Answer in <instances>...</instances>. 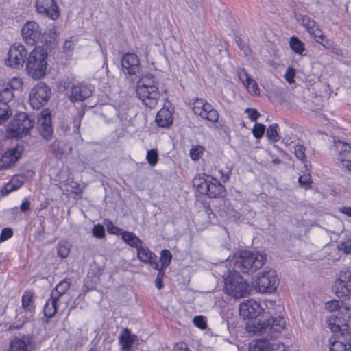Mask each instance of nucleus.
I'll list each match as a JSON object with an SVG mask.
<instances>
[{"instance_id": "obj_57", "label": "nucleus", "mask_w": 351, "mask_h": 351, "mask_svg": "<svg viewBox=\"0 0 351 351\" xmlns=\"http://www.w3.org/2000/svg\"><path fill=\"white\" fill-rule=\"evenodd\" d=\"M339 247L340 250H343L347 254L350 253L351 239L346 242H341L339 245Z\"/></svg>"}, {"instance_id": "obj_23", "label": "nucleus", "mask_w": 351, "mask_h": 351, "mask_svg": "<svg viewBox=\"0 0 351 351\" xmlns=\"http://www.w3.org/2000/svg\"><path fill=\"white\" fill-rule=\"evenodd\" d=\"M20 155L18 147L6 151L0 159V169L10 167L18 160Z\"/></svg>"}, {"instance_id": "obj_25", "label": "nucleus", "mask_w": 351, "mask_h": 351, "mask_svg": "<svg viewBox=\"0 0 351 351\" xmlns=\"http://www.w3.org/2000/svg\"><path fill=\"white\" fill-rule=\"evenodd\" d=\"M325 307L327 310L335 312V314L342 313L345 317L348 315V312H351V307L348 304L337 300L327 302Z\"/></svg>"}, {"instance_id": "obj_13", "label": "nucleus", "mask_w": 351, "mask_h": 351, "mask_svg": "<svg viewBox=\"0 0 351 351\" xmlns=\"http://www.w3.org/2000/svg\"><path fill=\"white\" fill-rule=\"evenodd\" d=\"M21 34L26 44L34 45L42 38V32L39 25L34 21H28L23 27Z\"/></svg>"}, {"instance_id": "obj_56", "label": "nucleus", "mask_w": 351, "mask_h": 351, "mask_svg": "<svg viewBox=\"0 0 351 351\" xmlns=\"http://www.w3.org/2000/svg\"><path fill=\"white\" fill-rule=\"evenodd\" d=\"M295 77V71L293 69L289 67L285 74V78L289 83L293 82V78Z\"/></svg>"}, {"instance_id": "obj_49", "label": "nucleus", "mask_w": 351, "mask_h": 351, "mask_svg": "<svg viewBox=\"0 0 351 351\" xmlns=\"http://www.w3.org/2000/svg\"><path fill=\"white\" fill-rule=\"evenodd\" d=\"M313 37V38L315 40L316 42H319L322 38H323V36H324L323 34H322V32L320 29H319L318 27H314L313 29H311V30H309L308 32Z\"/></svg>"}, {"instance_id": "obj_1", "label": "nucleus", "mask_w": 351, "mask_h": 351, "mask_svg": "<svg viewBox=\"0 0 351 351\" xmlns=\"http://www.w3.org/2000/svg\"><path fill=\"white\" fill-rule=\"evenodd\" d=\"M285 327L284 317L278 316L271 317L265 321L250 320L246 324V330L249 333L261 335L265 337L254 341L250 347V351H277L280 343H271L280 335Z\"/></svg>"}, {"instance_id": "obj_39", "label": "nucleus", "mask_w": 351, "mask_h": 351, "mask_svg": "<svg viewBox=\"0 0 351 351\" xmlns=\"http://www.w3.org/2000/svg\"><path fill=\"white\" fill-rule=\"evenodd\" d=\"M69 253L70 248L66 243L62 242L58 244L57 249V254L58 256H60L62 258H64L68 256Z\"/></svg>"}, {"instance_id": "obj_32", "label": "nucleus", "mask_w": 351, "mask_h": 351, "mask_svg": "<svg viewBox=\"0 0 351 351\" xmlns=\"http://www.w3.org/2000/svg\"><path fill=\"white\" fill-rule=\"evenodd\" d=\"M29 339L27 337H15L10 343L8 351H27Z\"/></svg>"}, {"instance_id": "obj_44", "label": "nucleus", "mask_w": 351, "mask_h": 351, "mask_svg": "<svg viewBox=\"0 0 351 351\" xmlns=\"http://www.w3.org/2000/svg\"><path fill=\"white\" fill-rule=\"evenodd\" d=\"M93 235L98 239L104 238L105 236V229L102 225H95L92 229Z\"/></svg>"}, {"instance_id": "obj_9", "label": "nucleus", "mask_w": 351, "mask_h": 351, "mask_svg": "<svg viewBox=\"0 0 351 351\" xmlns=\"http://www.w3.org/2000/svg\"><path fill=\"white\" fill-rule=\"evenodd\" d=\"M333 291L338 298H344L351 293V268L341 271L333 286Z\"/></svg>"}, {"instance_id": "obj_42", "label": "nucleus", "mask_w": 351, "mask_h": 351, "mask_svg": "<svg viewBox=\"0 0 351 351\" xmlns=\"http://www.w3.org/2000/svg\"><path fill=\"white\" fill-rule=\"evenodd\" d=\"M305 147L302 145L298 144L295 146L294 153L298 159L304 161L306 160Z\"/></svg>"}, {"instance_id": "obj_34", "label": "nucleus", "mask_w": 351, "mask_h": 351, "mask_svg": "<svg viewBox=\"0 0 351 351\" xmlns=\"http://www.w3.org/2000/svg\"><path fill=\"white\" fill-rule=\"evenodd\" d=\"M56 29L54 27L47 29L42 36V38H44L45 43L51 48L56 45Z\"/></svg>"}, {"instance_id": "obj_19", "label": "nucleus", "mask_w": 351, "mask_h": 351, "mask_svg": "<svg viewBox=\"0 0 351 351\" xmlns=\"http://www.w3.org/2000/svg\"><path fill=\"white\" fill-rule=\"evenodd\" d=\"M38 130L43 138L49 140L53 134L50 113L47 110L41 112L38 119Z\"/></svg>"}, {"instance_id": "obj_4", "label": "nucleus", "mask_w": 351, "mask_h": 351, "mask_svg": "<svg viewBox=\"0 0 351 351\" xmlns=\"http://www.w3.org/2000/svg\"><path fill=\"white\" fill-rule=\"evenodd\" d=\"M47 53L43 48L37 47L32 50L26 63L28 74L34 79L38 80L46 74Z\"/></svg>"}, {"instance_id": "obj_50", "label": "nucleus", "mask_w": 351, "mask_h": 351, "mask_svg": "<svg viewBox=\"0 0 351 351\" xmlns=\"http://www.w3.org/2000/svg\"><path fill=\"white\" fill-rule=\"evenodd\" d=\"M50 150L56 157L62 156L64 153V149L56 142L51 145Z\"/></svg>"}, {"instance_id": "obj_54", "label": "nucleus", "mask_w": 351, "mask_h": 351, "mask_svg": "<svg viewBox=\"0 0 351 351\" xmlns=\"http://www.w3.org/2000/svg\"><path fill=\"white\" fill-rule=\"evenodd\" d=\"M245 113H247L249 119L252 121H256L260 116L259 112L254 108H247Z\"/></svg>"}, {"instance_id": "obj_15", "label": "nucleus", "mask_w": 351, "mask_h": 351, "mask_svg": "<svg viewBox=\"0 0 351 351\" xmlns=\"http://www.w3.org/2000/svg\"><path fill=\"white\" fill-rule=\"evenodd\" d=\"M330 351H351L350 334L338 333L329 339Z\"/></svg>"}, {"instance_id": "obj_6", "label": "nucleus", "mask_w": 351, "mask_h": 351, "mask_svg": "<svg viewBox=\"0 0 351 351\" xmlns=\"http://www.w3.org/2000/svg\"><path fill=\"white\" fill-rule=\"evenodd\" d=\"M193 186L197 187L200 193L210 198L219 197L225 191L224 186L217 179L208 176L206 178H195L193 180Z\"/></svg>"}, {"instance_id": "obj_16", "label": "nucleus", "mask_w": 351, "mask_h": 351, "mask_svg": "<svg viewBox=\"0 0 351 351\" xmlns=\"http://www.w3.org/2000/svg\"><path fill=\"white\" fill-rule=\"evenodd\" d=\"M93 87L90 84L78 83L71 86L69 99L72 102L82 101L92 95Z\"/></svg>"}, {"instance_id": "obj_52", "label": "nucleus", "mask_w": 351, "mask_h": 351, "mask_svg": "<svg viewBox=\"0 0 351 351\" xmlns=\"http://www.w3.org/2000/svg\"><path fill=\"white\" fill-rule=\"evenodd\" d=\"M13 234L12 230L10 228H5L2 230L0 235V241H4L10 239Z\"/></svg>"}, {"instance_id": "obj_3", "label": "nucleus", "mask_w": 351, "mask_h": 351, "mask_svg": "<svg viewBox=\"0 0 351 351\" xmlns=\"http://www.w3.org/2000/svg\"><path fill=\"white\" fill-rule=\"evenodd\" d=\"M224 280V291L228 295L234 299H240L249 295L251 290L250 285L238 271H230Z\"/></svg>"}, {"instance_id": "obj_31", "label": "nucleus", "mask_w": 351, "mask_h": 351, "mask_svg": "<svg viewBox=\"0 0 351 351\" xmlns=\"http://www.w3.org/2000/svg\"><path fill=\"white\" fill-rule=\"evenodd\" d=\"M122 239L130 246L136 248V250L142 245V241L136 237L134 233L123 231L121 232Z\"/></svg>"}, {"instance_id": "obj_64", "label": "nucleus", "mask_w": 351, "mask_h": 351, "mask_svg": "<svg viewBox=\"0 0 351 351\" xmlns=\"http://www.w3.org/2000/svg\"><path fill=\"white\" fill-rule=\"evenodd\" d=\"M333 53L341 55L342 51L334 43L331 48L329 49Z\"/></svg>"}, {"instance_id": "obj_47", "label": "nucleus", "mask_w": 351, "mask_h": 351, "mask_svg": "<svg viewBox=\"0 0 351 351\" xmlns=\"http://www.w3.org/2000/svg\"><path fill=\"white\" fill-rule=\"evenodd\" d=\"M245 86L247 88L248 91L252 95H256L258 92V87L257 83L252 78L247 82Z\"/></svg>"}, {"instance_id": "obj_62", "label": "nucleus", "mask_w": 351, "mask_h": 351, "mask_svg": "<svg viewBox=\"0 0 351 351\" xmlns=\"http://www.w3.org/2000/svg\"><path fill=\"white\" fill-rule=\"evenodd\" d=\"M20 210L23 213L29 211L30 210V202L27 199L23 201L20 206Z\"/></svg>"}, {"instance_id": "obj_48", "label": "nucleus", "mask_w": 351, "mask_h": 351, "mask_svg": "<svg viewBox=\"0 0 351 351\" xmlns=\"http://www.w3.org/2000/svg\"><path fill=\"white\" fill-rule=\"evenodd\" d=\"M302 23L308 32L315 27V22L308 16H304L302 18Z\"/></svg>"}, {"instance_id": "obj_33", "label": "nucleus", "mask_w": 351, "mask_h": 351, "mask_svg": "<svg viewBox=\"0 0 351 351\" xmlns=\"http://www.w3.org/2000/svg\"><path fill=\"white\" fill-rule=\"evenodd\" d=\"M8 85L0 80V103H8L14 98V93L8 89Z\"/></svg>"}, {"instance_id": "obj_8", "label": "nucleus", "mask_w": 351, "mask_h": 351, "mask_svg": "<svg viewBox=\"0 0 351 351\" xmlns=\"http://www.w3.org/2000/svg\"><path fill=\"white\" fill-rule=\"evenodd\" d=\"M51 96L50 88L44 83L39 82L29 93V104L34 109H39L44 106Z\"/></svg>"}, {"instance_id": "obj_55", "label": "nucleus", "mask_w": 351, "mask_h": 351, "mask_svg": "<svg viewBox=\"0 0 351 351\" xmlns=\"http://www.w3.org/2000/svg\"><path fill=\"white\" fill-rule=\"evenodd\" d=\"M311 176L309 174H304L298 178V182L300 186L307 187L310 184Z\"/></svg>"}, {"instance_id": "obj_24", "label": "nucleus", "mask_w": 351, "mask_h": 351, "mask_svg": "<svg viewBox=\"0 0 351 351\" xmlns=\"http://www.w3.org/2000/svg\"><path fill=\"white\" fill-rule=\"evenodd\" d=\"M137 337L132 335L128 328H124L119 336V342L121 344V351H131Z\"/></svg>"}, {"instance_id": "obj_28", "label": "nucleus", "mask_w": 351, "mask_h": 351, "mask_svg": "<svg viewBox=\"0 0 351 351\" xmlns=\"http://www.w3.org/2000/svg\"><path fill=\"white\" fill-rule=\"evenodd\" d=\"M22 309L32 315L35 311V303L34 293L32 291H26L23 293L21 298Z\"/></svg>"}, {"instance_id": "obj_2", "label": "nucleus", "mask_w": 351, "mask_h": 351, "mask_svg": "<svg viewBox=\"0 0 351 351\" xmlns=\"http://www.w3.org/2000/svg\"><path fill=\"white\" fill-rule=\"evenodd\" d=\"M265 255L256 251L242 250L234 257V269L249 274L256 271L264 265Z\"/></svg>"}, {"instance_id": "obj_40", "label": "nucleus", "mask_w": 351, "mask_h": 351, "mask_svg": "<svg viewBox=\"0 0 351 351\" xmlns=\"http://www.w3.org/2000/svg\"><path fill=\"white\" fill-rule=\"evenodd\" d=\"M6 85H8V89L10 90L12 93L14 90H19L23 86V82L21 78L19 77H13L10 80L8 83H5Z\"/></svg>"}, {"instance_id": "obj_30", "label": "nucleus", "mask_w": 351, "mask_h": 351, "mask_svg": "<svg viewBox=\"0 0 351 351\" xmlns=\"http://www.w3.org/2000/svg\"><path fill=\"white\" fill-rule=\"evenodd\" d=\"M156 122L160 127L169 126L173 122L171 112L168 108L160 109L156 114Z\"/></svg>"}, {"instance_id": "obj_51", "label": "nucleus", "mask_w": 351, "mask_h": 351, "mask_svg": "<svg viewBox=\"0 0 351 351\" xmlns=\"http://www.w3.org/2000/svg\"><path fill=\"white\" fill-rule=\"evenodd\" d=\"M193 323L201 329H204L207 326L206 322L203 316H195L193 318Z\"/></svg>"}, {"instance_id": "obj_27", "label": "nucleus", "mask_w": 351, "mask_h": 351, "mask_svg": "<svg viewBox=\"0 0 351 351\" xmlns=\"http://www.w3.org/2000/svg\"><path fill=\"white\" fill-rule=\"evenodd\" d=\"M145 88L155 90L158 88V83L152 75L142 76L137 82L136 89H139L140 94L145 93Z\"/></svg>"}, {"instance_id": "obj_12", "label": "nucleus", "mask_w": 351, "mask_h": 351, "mask_svg": "<svg viewBox=\"0 0 351 351\" xmlns=\"http://www.w3.org/2000/svg\"><path fill=\"white\" fill-rule=\"evenodd\" d=\"M333 149L336 159L351 171V145L340 140H334Z\"/></svg>"}, {"instance_id": "obj_10", "label": "nucleus", "mask_w": 351, "mask_h": 351, "mask_svg": "<svg viewBox=\"0 0 351 351\" xmlns=\"http://www.w3.org/2000/svg\"><path fill=\"white\" fill-rule=\"evenodd\" d=\"M193 112L202 119L211 122H217L219 119V113L211 104L204 99H196L192 104Z\"/></svg>"}, {"instance_id": "obj_59", "label": "nucleus", "mask_w": 351, "mask_h": 351, "mask_svg": "<svg viewBox=\"0 0 351 351\" xmlns=\"http://www.w3.org/2000/svg\"><path fill=\"white\" fill-rule=\"evenodd\" d=\"M239 77L243 84L245 85L247 82H249L252 78L250 75L245 72V70H241L238 73Z\"/></svg>"}, {"instance_id": "obj_26", "label": "nucleus", "mask_w": 351, "mask_h": 351, "mask_svg": "<svg viewBox=\"0 0 351 351\" xmlns=\"http://www.w3.org/2000/svg\"><path fill=\"white\" fill-rule=\"evenodd\" d=\"M60 308H65L64 307V302L51 295L44 306V315L45 317L51 318L58 312Z\"/></svg>"}, {"instance_id": "obj_38", "label": "nucleus", "mask_w": 351, "mask_h": 351, "mask_svg": "<svg viewBox=\"0 0 351 351\" xmlns=\"http://www.w3.org/2000/svg\"><path fill=\"white\" fill-rule=\"evenodd\" d=\"M171 252L168 250H162L160 252V267L167 268L171 263Z\"/></svg>"}, {"instance_id": "obj_63", "label": "nucleus", "mask_w": 351, "mask_h": 351, "mask_svg": "<svg viewBox=\"0 0 351 351\" xmlns=\"http://www.w3.org/2000/svg\"><path fill=\"white\" fill-rule=\"evenodd\" d=\"M339 210L348 217H351V207H341Z\"/></svg>"}, {"instance_id": "obj_46", "label": "nucleus", "mask_w": 351, "mask_h": 351, "mask_svg": "<svg viewBox=\"0 0 351 351\" xmlns=\"http://www.w3.org/2000/svg\"><path fill=\"white\" fill-rule=\"evenodd\" d=\"M204 148L202 146L193 147L190 151V155L193 160H197L203 153Z\"/></svg>"}, {"instance_id": "obj_18", "label": "nucleus", "mask_w": 351, "mask_h": 351, "mask_svg": "<svg viewBox=\"0 0 351 351\" xmlns=\"http://www.w3.org/2000/svg\"><path fill=\"white\" fill-rule=\"evenodd\" d=\"M263 308L260 304L254 300H250L241 303L239 306V314L244 319H254L258 316Z\"/></svg>"}, {"instance_id": "obj_36", "label": "nucleus", "mask_w": 351, "mask_h": 351, "mask_svg": "<svg viewBox=\"0 0 351 351\" xmlns=\"http://www.w3.org/2000/svg\"><path fill=\"white\" fill-rule=\"evenodd\" d=\"M278 125L277 123H274L269 126L266 132V136L269 141L272 142H277L279 141L280 137L278 132Z\"/></svg>"}, {"instance_id": "obj_41", "label": "nucleus", "mask_w": 351, "mask_h": 351, "mask_svg": "<svg viewBox=\"0 0 351 351\" xmlns=\"http://www.w3.org/2000/svg\"><path fill=\"white\" fill-rule=\"evenodd\" d=\"M158 158V156L156 150L151 149L147 152L146 159L151 166L154 167L156 165Z\"/></svg>"}, {"instance_id": "obj_43", "label": "nucleus", "mask_w": 351, "mask_h": 351, "mask_svg": "<svg viewBox=\"0 0 351 351\" xmlns=\"http://www.w3.org/2000/svg\"><path fill=\"white\" fill-rule=\"evenodd\" d=\"M16 180V178H12V180L2 188L1 193L3 196H5L10 193L16 190L13 184Z\"/></svg>"}, {"instance_id": "obj_11", "label": "nucleus", "mask_w": 351, "mask_h": 351, "mask_svg": "<svg viewBox=\"0 0 351 351\" xmlns=\"http://www.w3.org/2000/svg\"><path fill=\"white\" fill-rule=\"evenodd\" d=\"M27 56V51L23 45L15 43L11 46L5 60L7 66L13 69L22 68Z\"/></svg>"}, {"instance_id": "obj_29", "label": "nucleus", "mask_w": 351, "mask_h": 351, "mask_svg": "<svg viewBox=\"0 0 351 351\" xmlns=\"http://www.w3.org/2000/svg\"><path fill=\"white\" fill-rule=\"evenodd\" d=\"M346 317L344 316V317L342 319L341 318L338 317L337 314L332 315L327 320V324L328 326V328L334 333H341L340 332L343 330L341 328H346L347 326L346 324L344 323V322L347 320Z\"/></svg>"}, {"instance_id": "obj_60", "label": "nucleus", "mask_w": 351, "mask_h": 351, "mask_svg": "<svg viewBox=\"0 0 351 351\" xmlns=\"http://www.w3.org/2000/svg\"><path fill=\"white\" fill-rule=\"evenodd\" d=\"M173 351H190L187 345L184 342L177 343L174 345Z\"/></svg>"}, {"instance_id": "obj_22", "label": "nucleus", "mask_w": 351, "mask_h": 351, "mask_svg": "<svg viewBox=\"0 0 351 351\" xmlns=\"http://www.w3.org/2000/svg\"><path fill=\"white\" fill-rule=\"evenodd\" d=\"M138 259L145 264H149L153 269H158L156 255L146 246L141 245L137 249Z\"/></svg>"}, {"instance_id": "obj_61", "label": "nucleus", "mask_w": 351, "mask_h": 351, "mask_svg": "<svg viewBox=\"0 0 351 351\" xmlns=\"http://www.w3.org/2000/svg\"><path fill=\"white\" fill-rule=\"evenodd\" d=\"M220 174L221 175V178L223 182H226L229 178L231 174V169H227L226 170H219Z\"/></svg>"}, {"instance_id": "obj_14", "label": "nucleus", "mask_w": 351, "mask_h": 351, "mask_svg": "<svg viewBox=\"0 0 351 351\" xmlns=\"http://www.w3.org/2000/svg\"><path fill=\"white\" fill-rule=\"evenodd\" d=\"M122 69L125 74L134 75L141 71V64L138 57L131 53H125L122 57Z\"/></svg>"}, {"instance_id": "obj_21", "label": "nucleus", "mask_w": 351, "mask_h": 351, "mask_svg": "<svg viewBox=\"0 0 351 351\" xmlns=\"http://www.w3.org/2000/svg\"><path fill=\"white\" fill-rule=\"evenodd\" d=\"M71 280L65 279L60 282L51 292V295L64 302V307H66L69 302L66 291L71 287Z\"/></svg>"}, {"instance_id": "obj_45", "label": "nucleus", "mask_w": 351, "mask_h": 351, "mask_svg": "<svg viewBox=\"0 0 351 351\" xmlns=\"http://www.w3.org/2000/svg\"><path fill=\"white\" fill-rule=\"evenodd\" d=\"M265 127L263 124L256 123L252 130L254 136L259 139L261 138L265 132Z\"/></svg>"}, {"instance_id": "obj_37", "label": "nucleus", "mask_w": 351, "mask_h": 351, "mask_svg": "<svg viewBox=\"0 0 351 351\" xmlns=\"http://www.w3.org/2000/svg\"><path fill=\"white\" fill-rule=\"evenodd\" d=\"M289 45L295 53L302 54L304 51V43L295 36L291 38Z\"/></svg>"}, {"instance_id": "obj_17", "label": "nucleus", "mask_w": 351, "mask_h": 351, "mask_svg": "<svg viewBox=\"0 0 351 351\" xmlns=\"http://www.w3.org/2000/svg\"><path fill=\"white\" fill-rule=\"evenodd\" d=\"M36 11L45 16L56 20L59 16L58 7L54 0H37Z\"/></svg>"}, {"instance_id": "obj_20", "label": "nucleus", "mask_w": 351, "mask_h": 351, "mask_svg": "<svg viewBox=\"0 0 351 351\" xmlns=\"http://www.w3.org/2000/svg\"><path fill=\"white\" fill-rule=\"evenodd\" d=\"M145 93L140 94L139 89H136V95L145 106L150 108H154L157 105L158 100L160 97L158 88H155V90L145 88Z\"/></svg>"}, {"instance_id": "obj_58", "label": "nucleus", "mask_w": 351, "mask_h": 351, "mask_svg": "<svg viewBox=\"0 0 351 351\" xmlns=\"http://www.w3.org/2000/svg\"><path fill=\"white\" fill-rule=\"evenodd\" d=\"M320 43L324 48L329 49L332 47L334 42L328 38H327L325 36L322 38V39L318 42Z\"/></svg>"}, {"instance_id": "obj_7", "label": "nucleus", "mask_w": 351, "mask_h": 351, "mask_svg": "<svg viewBox=\"0 0 351 351\" xmlns=\"http://www.w3.org/2000/svg\"><path fill=\"white\" fill-rule=\"evenodd\" d=\"M256 288L261 293H271L278 285V279L274 269L264 271L256 280Z\"/></svg>"}, {"instance_id": "obj_35", "label": "nucleus", "mask_w": 351, "mask_h": 351, "mask_svg": "<svg viewBox=\"0 0 351 351\" xmlns=\"http://www.w3.org/2000/svg\"><path fill=\"white\" fill-rule=\"evenodd\" d=\"M12 114V111L8 103H0V124L5 123Z\"/></svg>"}, {"instance_id": "obj_5", "label": "nucleus", "mask_w": 351, "mask_h": 351, "mask_svg": "<svg viewBox=\"0 0 351 351\" xmlns=\"http://www.w3.org/2000/svg\"><path fill=\"white\" fill-rule=\"evenodd\" d=\"M34 126V121L25 112L17 114L10 123L7 130V135L10 138H22L27 135Z\"/></svg>"}, {"instance_id": "obj_53", "label": "nucleus", "mask_w": 351, "mask_h": 351, "mask_svg": "<svg viewBox=\"0 0 351 351\" xmlns=\"http://www.w3.org/2000/svg\"><path fill=\"white\" fill-rule=\"evenodd\" d=\"M107 231L112 234H121L122 230L115 226L112 222H108L106 224Z\"/></svg>"}]
</instances>
